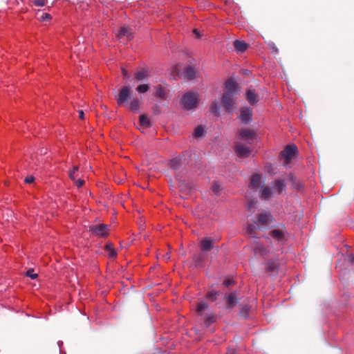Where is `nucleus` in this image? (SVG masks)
<instances>
[{
	"label": "nucleus",
	"instance_id": "obj_35",
	"mask_svg": "<svg viewBox=\"0 0 354 354\" xmlns=\"http://www.w3.org/2000/svg\"><path fill=\"white\" fill-rule=\"evenodd\" d=\"M216 292H209L207 295V298L209 300L214 301L216 299Z\"/></svg>",
	"mask_w": 354,
	"mask_h": 354
},
{
	"label": "nucleus",
	"instance_id": "obj_7",
	"mask_svg": "<svg viewBox=\"0 0 354 354\" xmlns=\"http://www.w3.org/2000/svg\"><path fill=\"white\" fill-rule=\"evenodd\" d=\"M131 89L128 86H123L120 91L116 97L118 105L123 106L130 97Z\"/></svg>",
	"mask_w": 354,
	"mask_h": 354
},
{
	"label": "nucleus",
	"instance_id": "obj_20",
	"mask_svg": "<svg viewBox=\"0 0 354 354\" xmlns=\"http://www.w3.org/2000/svg\"><path fill=\"white\" fill-rule=\"evenodd\" d=\"M271 196V190L268 187H263L261 189V198L267 200Z\"/></svg>",
	"mask_w": 354,
	"mask_h": 354
},
{
	"label": "nucleus",
	"instance_id": "obj_11",
	"mask_svg": "<svg viewBox=\"0 0 354 354\" xmlns=\"http://www.w3.org/2000/svg\"><path fill=\"white\" fill-rule=\"evenodd\" d=\"M155 95L157 97L165 100L167 98L168 92L167 89L163 87L162 85H158L155 87Z\"/></svg>",
	"mask_w": 354,
	"mask_h": 354
},
{
	"label": "nucleus",
	"instance_id": "obj_28",
	"mask_svg": "<svg viewBox=\"0 0 354 354\" xmlns=\"http://www.w3.org/2000/svg\"><path fill=\"white\" fill-rule=\"evenodd\" d=\"M78 171V167L77 166H74L73 167V169L69 171V177L70 178L75 181L76 177H77V175H76V172Z\"/></svg>",
	"mask_w": 354,
	"mask_h": 354
},
{
	"label": "nucleus",
	"instance_id": "obj_24",
	"mask_svg": "<svg viewBox=\"0 0 354 354\" xmlns=\"http://www.w3.org/2000/svg\"><path fill=\"white\" fill-rule=\"evenodd\" d=\"M149 90V86L148 84H140L137 86L136 91L140 93H145Z\"/></svg>",
	"mask_w": 354,
	"mask_h": 354
},
{
	"label": "nucleus",
	"instance_id": "obj_19",
	"mask_svg": "<svg viewBox=\"0 0 354 354\" xmlns=\"http://www.w3.org/2000/svg\"><path fill=\"white\" fill-rule=\"evenodd\" d=\"M140 107V100L138 98H133L129 104V109L132 111H136Z\"/></svg>",
	"mask_w": 354,
	"mask_h": 354
},
{
	"label": "nucleus",
	"instance_id": "obj_43",
	"mask_svg": "<svg viewBox=\"0 0 354 354\" xmlns=\"http://www.w3.org/2000/svg\"><path fill=\"white\" fill-rule=\"evenodd\" d=\"M193 32H194V33L195 34V35H196V37L197 38H200L201 37V35H200V33H199V32H198V30L197 29H194Z\"/></svg>",
	"mask_w": 354,
	"mask_h": 354
},
{
	"label": "nucleus",
	"instance_id": "obj_42",
	"mask_svg": "<svg viewBox=\"0 0 354 354\" xmlns=\"http://www.w3.org/2000/svg\"><path fill=\"white\" fill-rule=\"evenodd\" d=\"M348 261L351 263H354V254H351L348 256Z\"/></svg>",
	"mask_w": 354,
	"mask_h": 354
},
{
	"label": "nucleus",
	"instance_id": "obj_2",
	"mask_svg": "<svg viewBox=\"0 0 354 354\" xmlns=\"http://www.w3.org/2000/svg\"><path fill=\"white\" fill-rule=\"evenodd\" d=\"M200 102L199 94L196 92L189 91L183 95L181 103L187 110L196 109Z\"/></svg>",
	"mask_w": 354,
	"mask_h": 354
},
{
	"label": "nucleus",
	"instance_id": "obj_33",
	"mask_svg": "<svg viewBox=\"0 0 354 354\" xmlns=\"http://www.w3.org/2000/svg\"><path fill=\"white\" fill-rule=\"evenodd\" d=\"M256 230H257V227L255 226L249 225L247 228V232L249 234L253 236L255 233Z\"/></svg>",
	"mask_w": 354,
	"mask_h": 354
},
{
	"label": "nucleus",
	"instance_id": "obj_6",
	"mask_svg": "<svg viewBox=\"0 0 354 354\" xmlns=\"http://www.w3.org/2000/svg\"><path fill=\"white\" fill-rule=\"evenodd\" d=\"M93 235L98 237H106L109 235V226L105 224H97L90 227Z\"/></svg>",
	"mask_w": 354,
	"mask_h": 354
},
{
	"label": "nucleus",
	"instance_id": "obj_30",
	"mask_svg": "<svg viewBox=\"0 0 354 354\" xmlns=\"http://www.w3.org/2000/svg\"><path fill=\"white\" fill-rule=\"evenodd\" d=\"M207 308V306L205 302H200L197 305V312L201 313Z\"/></svg>",
	"mask_w": 354,
	"mask_h": 354
},
{
	"label": "nucleus",
	"instance_id": "obj_16",
	"mask_svg": "<svg viewBox=\"0 0 354 354\" xmlns=\"http://www.w3.org/2000/svg\"><path fill=\"white\" fill-rule=\"evenodd\" d=\"M246 99L251 104H254L258 102V97L254 91L248 90L246 93Z\"/></svg>",
	"mask_w": 354,
	"mask_h": 354
},
{
	"label": "nucleus",
	"instance_id": "obj_44",
	"mask_svg": "<svg viewBox=\"0 0 354 354\" xmlns=\"http://www.w3.org/2000/svg\"><path fill=\"white\" fill-rule=\"evenodd\" d=\"M84 114L83 111H82V110H81V111H79V116H80V118H81V119H84Z\"/></svg>",
	"mask_w": 354,
	"mask_h": 354
},
{
	"label": "nucleus",
	"instance_id": "obj_1",
	"mask_svg": "<svg viewBox=\"0 0 354 354\" xmlns=\"http://www.w3.org/2000/svg\"><path fill=\"white\" fill-rule=\"evenodd\" d=\"M237 84L232 78L228 79L225 84V91L222 97V103L227 111L232 109L234 102V95L237 91Z\"/></svg>",
	"mask_w": 354,
	"mask_h": 354
},
{
	"label": "nucleus",
	"instance_id": "obj_25",
	"mask_svg": "<svg viewBox=\"0 0 354 354\" xmlns=\"http://www.w3.org/2000/svg\"><path fill=\"white\" fill-rule=\"evenodd\" d=\"M203 133H204L203 127L201 126H199L195 129L193 135H194V137H195V138H199L203 135Z\"/></svg>",
	"mask_w": 354,
	"mask_h": 354
},
{
	"label": "nucleus",
	"instance_id": "obj_36",
	"mask_svg": "<svg viewBox=\"0 0 354 354\" xmlns=\"http://www.w3.org/2000/svg\"><path fill=\"white\" fill-rule=\"evenodd\" d=\"M75 185L78 187H81L84 185V180H81V179H77V180H75L74 181Z\"/></svg>",
	"mask_w": 354,
	"mask_h": 354
},
{
	"label": "nucleus",
	"instance_id": "obj_12",
	"mask_svg": "<svg viewBox=\"0 0 354 354\" xmlns=\"http://www.w3.org/2000/svg\"><path fill=\"white\" fill-rule=\"evenodd\" d=\"M214 243L210 238H205L201 240L200 246L202 250L208 251L210 250L213 247Z\"/></svg>",
	"mask_w": 354,
	"mask_h": 354
},
{
	"label": "nucleus",
	"instance_id": "obj_37",
	"mask_svg": "<svg viewBox=\"0 0 354 354\" xmlns=\"http://www.w3.org/2000/svg\"><path fill=\"white\" fill-rule=\"evenodd\" d=\"M32 270H29L27 271L26 274H27V276L30 277L31 279H36L37 277V274H32Z\"/></svg>",
	"mask_w": 354,
	"mask_h": 354
},
{
	"label": "nucleus",
	"instance_id": "obj_3",
	"mask_svg": "<svg viewBox=\"0 0 354 354\" xmlns=\"http://www.w3.org/2000/svg\"><path fill=\"white\" fill-rule=\"evenodd\" d=\"M297 151L295 145H287L280 153V159L283 161L284 166H288L292 159L296 156Z\"/></svg>",
	"mask_w": 354,
	"mask_h": 354
},
{
	"label": "nucleus",
	"instance_id": "obj_22",
	"mask_svg": "<svg viewBox=\"0 0 354 354\" xmlns=\"http://www.w3.org/2000/svg\"><path fill=\"white\" fill-rule=\"evenodd\" d=\"M140 124L144 127H149L150 126V120L145 115H141L140 116Z\"/></svg>",
	"mask_w": 354,
	"mask_h": 354
},
{
	"label": "nucleus",
	"instance_id": "obj_15",
	"mask_svg": "<svg viewBox=\"0 0 354 354\" xmlns=\"http://www.w3.org/2000/svg\"><path fill=\"white\" fill-rule=\"evenodd\" d=\"M234 46L238 53H243L248 48V45L245 42L239 40H236L234 42Z\"/></svg>",
	"mask_w": 354,
	"mask_h": 354
},
{
	"label": "nucleus",
	"instance_id": "obj_13",
	"mask_svg": "<svg viewBox=\"0 0 354 354\" xmlns=\"http://www.w3.org/2000/svg\"><path fill=\"white\" fill-rule=\"evenodd\" d=\"M261 183V176L259 174H254L250 180V187L257 189L259 187Z\"/></svg>",
	"mask_w": 354,
	"mask_h": 354
},
{
	"label": "nucleus",
	"instance_id": "obj_40",
	"mask_svg": "<svg viewBox=\"0 0 354 354\" xmlns=\"http://www.w3.org/2000/svg\"><path fill=\"white\" fill-rule=\"evenodd\" d=\"M35 180V178L32 176H28L25 178V182L26 183H32Z\"/></svg>",
	"mask_w": 354,
	"mask_h": 354
},
{
	"label": "nucleus",
	"instance_id": "obj_31",
	"mask_svg": "<svg viewBox=\"0 0 354 354\" xmlns=\"http://www.w3.org/2000/svg\"><path fill=\"white\" fill-rule=\"evenodd\" d=\"M210 110H211V112L212 113H214L215 115H218V112H219L218 111V106L216 103H213L211 105Z\"/></svg>",
	"mask_w": 354,
	"mask_h": 354
},
{
	"label": "nucleus",
	"instance_id": "obj_41",
	"mask_svg": "<svg viewBox=\"0 0 354 354\" xmlns=\"http://www.w3.org/2000/svg\"><path fill=\"white\" fill-rule=\"evenodd\" d=\"M232 282H233V281H232V280H231V279H226V280H225V281H223V284H224L225 286L228 287L229 286H230V285L232 283Z\"/></svg>",
	"mask_w": 354,
	"mask_h": 354
},
{
	"label": "nucleus",
	"instance_id": "obj_10",
	"mask_svg": "<svg viewBox=\"0 0 354 354\" xmlns=\"http://www.w3.org/2000/svg\"><path fill=\"white\" fill-rule=\"evenodd\" d=\"M149 76V71L147 68H141L138 69L135 74L134 77L136 80L138 81H142L146 78H147Z\"/></svg>",
	"mask_w": 354,
	"mask_h": 354
},
{
	"label": "nucleus",
	"instance_id": "obj_34",
	"mask_svg": "<svg viewBox=\"0 0 354 354\" xmlns=\"http://www.w3.org/2000/svg\"><path fill=\"white\" fill-rule=\"evenodd\" d=\"M215 319H216V318L214 316H213V315L209 316L205 320L206 325L208 326V325L211 324L212 323H213L215 321Z\"/></svg>",
	"mask_w": 354,
	"mask_h": 354
},
{
	"label": "nucleus",
	"instance_id": "obj_4",
	"mask_svg": "<svg viewBox=\"0 0 354 354\" xmlns=\"http://www.w3.org/2000/svg\"><path fill=\"white\" fill-rule=\"evenodd\" d=\"M187 62L188 65L184 68L183 72V77L187 80H193L196 77L198 74V67L196 61L189 57Z\"/></svg>",
	"mask_w": 354,
	"mask_h": 354
},
{
	"label": "nucleus",
	"instance_id": "obj_29",
	"mask_svg": "<svg viewBox=\"0 0 354 354\" xmlns=\"http://www.w3.org/2000/svg\"><path fill=\"white\" fill-rule=\"evenodd\" d=\"M129 32V28L127 27H122L118 34V37L121 38L125 35H127Z\"/></svg>",
	"mask_w": 354,
	"mask_h": 354
},
{
	"label": "nucleus",
	"instance_id": "obj_9",
	"mask_svg": "<svg viewBox=\"0 0 354 354\" xmlns=\"http://www.w3.org/2000/svg\"><path fill=\"white\" fill-rule=\"evenodd\" d=\"M240 119L243 123H248L252 118V111L250 108H243L240 110Z\"/></svg>",
	"mask_w": 354,
	"mask_h": 354
},
{
	"label": "nucleus",
	"instance_id": "obj_45",
	"mask_svg": "<svg viewBox=\"0 0 354 354\" xmlns=\"http://www.w3.org/2000/svg\"><path fill=\"white\" fill-rule=\"evenodd\" d=\"M122 75L124 76V77H127V70H125L124 68H122Z\"/></svg>",
	"mask_w": 354,
	"mask_h": 354
},
{
	"label": "nucleus",
	"instance_id": "obj_46",
	"mask_svg": "<svg viewBox=\"0 0 354 354\" xmlns=\"http://www.w3.org/2000/svg\"><path fill=\"white\" fill-rule=\"evenodd\" d=\"M226 354H234V351H228Z\"/></svg>",
	"mask_w": 354,
	"mask_h": 354
},
{
	"label": "nucleus",
	"instance_id": "obj_21",
	"mask_svg": "<svg viewBox=\"0 0 354 354\" xmlns=\"http://www.w3.org/2000/svg\"><path fill=\"white\" fill-rule=\"evenodd\" d=\"M105 251L106 252L107 254L111 258H114L117 256V253L114 248L112 247L111 244H107L105 246Z\"/></svg>",
	"mask_w": 354,
	"mask_h": 354
},
{
	"label": "nucleus",
	"instance_id": "obj_23",
	"mask_svg": "<svg viewBox=\"0 0 354 354\" xmlns=\"http://www.w3.org/2000/svg\"><path fill=\"white\" fill-rule=\"evenodd\" d=\"M274 186L277 187L279 194H281L286 188L284 183L279 180L274 182Z\"/></svg>",
	"mask_w": 354,
	"mask_h": 354
},
{
	"label": "nucleus",
	"instance_id": "obj_14",
	"mask_svg": "<svg viewBox=\"0 0 354 354\" xmlns=\"http://www.w3.org/2000/svg\"><path fill=\"white\" fill-rule=\"evenodd\" d=\"M271 219L272 216L270 214L261 213L258 217V222L261 225H267L271 221Z\"/></svg>",
	"mask_w": 354,
	"mask_h": 354
},
{
	"label": "nucleus",
	"instance_id": "obj_39",
	"mask_svg": "<svg viewBox=\"0 0 354 354\" xmlns=\"http://www.w3.org/2000/svg\"><path fill=\"white\" fill-rule=\"evenodd\" d=\"M257 201H251L249 203V204H248V210H249V211H251V210H252V209L253 207H254V205H255V204H257Z\"/></svg>",
	"mask_w": 354,
	"mask_h": 354
},
{
	"label": "nucleus",
	"instance_id": "obj_26",
	"mask_svg": "<svg viewBox=\"0 0 354 354\" xmlns=\"http://www.w3.org/2000/svg\"><path fill=\"white\" fill-rule=\"evenodd\" d=\"M52 19V16L49 14V13H42V15H41V17L39 18V20L41 22H45V21H50Z\"/></svg>",
	"mask_w": 354,
	"mask_h": 354
},
{
	"label": "nucleus",
	"instance_id": "obj_18",
	"mask_svg": "<svg viewBox=\"0 0 354 354\" xmlns=\"http://www.w3.org/2000/svg\"><path fill=\"white\" fill-rule=\"evenodd\" d=\"M270 236L278 241H281L283 239L284 234L282 231L279 230H274L270 232Z\"/></svg>",
	"mask_w": 354,
	"mask_h": 354
},
{
	"label": "nucleus",
	"instance_id": "obj_8",
	"mask_svg": "<svg viewBox=\"0 0 354 354\" xmlns=\"http://www.w3.org/2000/svg\"><path fill=\"white\" fill-rule=\"evenodd\" d=\"M235 151L239 158H246L250 155L251 151L248 147L237 142L235 147Z\"/></svg>",
	"mask_w": 354,
	"mask_h": 354
},
{
	"label": "nucleus",
	"instance_id": "obj_27",
	"mask_svg": "<svg viewBox=\"0 0 354 354\" xmlns=\"http://www.w3.org/2000/svg\"><path fill=\"white\" fill-rule=\"evenodd\" d=\"M32 3L37 7H43L47 3V0H29Z\"/></svg>",
	"mask_w": 354,
	"mask_h": 354
},
{
	"label": "nucleus",
	"instance_id": "obj_32",
	"mask_svg": "<svg viewBox=\"0 0 354 354\" xmlns=\"http://www.w3.org/2000/svg\"><path fill=\"white\" fill-rule=\"evenodd\" d=\"M212 188V191L215 194H218L220 192V190L221 189V185L218 182H215L213 184Z\"/></svg>",
	"mask_w": 354,
	"mask_h": 354
},
{
	"label": "nucleus",
	"instance_id": "obj_38",
	"mask_svg": "<svg viewBox=\"0 0 354 354\" xmlns=\"http://www.w3.org/2000/svg\"><path fill=\"white\" fill-rule=\"evenodd\" d=\"M277 268V266L275 265L274 263H268V269L270 271L275 270Z\"/></svg>",
	"mask_w": 354,
	"mask_h": 354
},
{
	"label": "nucleus",
	"instance_id": "obj_17",
	"mask_svg": "<svg viewBox=\"0 0 354 354\" xmlns=\"http://www.w3.org/2000/svg\"><path fill=\"white\" fill-rule=\"evenodd\" d=\"M226 302L229 308H232L236 304V297L234 293H230L226 297Z\"/></svg>",
	"mask_w": 354,
	"mask_h": 354
},
{
	"label": "nucleus",
	"instance_id": "obj_5",
	"mask_svg": "<svg viewBox=\"0 0 354 354\" xmlns=\"http://www.w3.org/2000/svg\"><path fill=\"white\" fill-rule=\"evenodd\" d=\"M257 136L256 132L250 129H243L240 130L237 135L236 138L238 142H246L248 144H251L253 140H255Z\"/></svg>",
	"mask_w": 354,
	"mask_h": 354
}]
</instances>
